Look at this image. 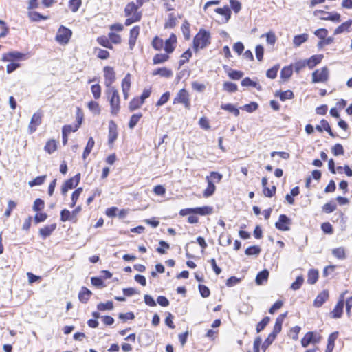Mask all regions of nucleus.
<instances>
[{
    "mask_svg": "<svg viewBox=\"0 0 352 352\" xmlns=\"http://www.w3.org/2000/svg\"><path fill=\"white\" fill-rule=\"evenodd\" d=\"M106 94L107 95L111 106V113L113 116H116L120 109V98L118 90L115 87L107 89Z\"/></svg>",
    "mask_w": 352,
    "mask_h": 352,
    "instance_id": "nucleus-1",
    "label": "nucleus"
},
{
    "mask_svg": "<svg viewBox=\"0 0 352 352\" xmlns=\"http://www.w3.org/2000/svg\"><path fill=\"white\" fill-rule=\"evenodd\" d=\"M210 43V35L205 30H200L193 40V48L197 52L199 49L206 47Z\"/></svg>",
    "mask_w": 352,
    "mask_h": 352,
    "instance_id": "nucleus-2",
    "label": "nucleus"
},
{
    "mask_svg": "<svg viewBox=\"0 0 352 352\" xmlns=\"http://www.w3.org/2000/svg\"><path fill=\"white\" fill-rule=\"evenodd\" d=\"M72 35V32L71 30L63 25H61L58 30L55 39L60 44L65 45L69 42Z\"/></svg>",
    "mask_w": 352,
    "mask_h": 352,
    "instance_id": "nucleus-3",
    "label": "nucleus"
},
{
    "mask_svg": "<svg viewBox=\"0 0 352 352\" xmlns=\"http://www.w3.org/2000/svg\"><path fill=\"white\" fill-rule=\"evenodd\" d=\"M314 16H319L321 20L333 22L340 21V14L338 12H329L322 10H317L314 12Z\"/></svg>",
    "mask_w": 352,
    "mask_h": 352,
    "instance_id": "nucleus-4",
    "label": "nucleus"
},
{
    "mask_svg": "<svg viewBox=\"0 0 352 352\" xmlns=\"http://www.w3.org/2000/svg\"><path fill=\"white\" fill-rule=\"evenodd\" d=\"M322 336L314 331L307 332L301 340V344L303 347L308 346L310 344H317L320 342Z\"/></svg>",
    "mask_w": 352,
    "mask_h": 352,
    "instance_id": "nucleus-5",
    "label": "nucleus"
},
{
    "mask_svg": "<svg viewBox=\"0 0 352 352\" xmlns=\"http://www.w3.org/2000/svg\"><path fill=\"white\" fill-rule=\"evenodd\" d=\"M329 78V69L324 67L320 69H316L312 73L313 82H325Z\"/></svg>",
    "mask_w": 352,
    "mask_h": 352,
    "instance_id": "nucleus-6",
    "label": "nucleus"
},
{
    "mask_svg": "<svg viewBox=\"0 0 352 352\" xmlns=\"http://www.w3.org/2000/svg\"><path fill=\"white\" fill-rule=\"evenodd\" d=\"M104 84L107 89L113 87L111 85L116 80V74L113 69L111 67L107 66L104 67Z\"/></svg>",
    "mask_w": 352,
    "mask_h": 352,
    "instance_id": "nucleus-7",
    "label": "nucleus"
},
{
    "mask_svg": "<svg viewBox=\"0 0 352 352\" xmlns=\"http://www.w3.org/2000/svg\"><path fill=\"white\" fill-rule=\"evenodd\" d=\"M346 292V291L340 294L339 300L331 313L333 318H339L342 316L344 305V295Z\"/></svg>",
    "mask_w": 352,
    "mask_h": 352,
    "instance_id": "nucleus-8",
    "label": "nucleus"
},
{
    "mask_svg": "<svg viewBox=\"0 0 352 352\" xmlns=\"http://www.w3.org/2000/svg\"><path fill=\"white\" fill-rule=\"evenodd\" d=\"M291 224V219L285 214H280L278 221L275 223L276 228L281 231H288L290 230L289 225Z\"/></svg>",
    "mask_w": 352,
    "mask_h": 352,
    "instance_id": "nucleus-9",
    "label": "nucleus"
},
{
    "mask_svg": "<svg viewBox=\"0 0 352 352\" xmlns=\"http://www.w3.org/2000/svg\"><path fill=\"white\" fill-rule=\"evenodd\" d=\"M25 57V54L17 51H13L4 54L2 56V60L6 62H12L14 60H23Z\"/></svg>",
    "mask_w": 352,
    "mask_h": 352,
    "instance_id": "nucleus-10",
    "label": "nucleus"
},
{
    "mask_svg": "<svg viewBox=\"0 0 352 352\" xmlns=\"http://www.w3.org/2000/svg\"><path fill=\"white\" fill-rule=\"evenodd\" d=\"M41 120L42 113L41 112L33 114L28 127L30 133H32L36 130L37 126L41 124Z\"/></svg>",
    "mask_w": 352,
    "mask_h": 352,
    "instance_id": "nucleus-11",
    "label": "nucleus"
},
{
    "mask_svg": "<svg viewBox=\"0 0 352 352\" xmlns=\"http://www.w3.org/2000/svg\"><path fill=\"white\" fill-rule=\"evenodd\" d=\"M177 37L175 34H172L170 37L164 41V50L167 54H171L175 48Z\"/></svg>",
    "mask_w": 352,
    "mask_h": 352,
    "instance_id": "nucleus-12",
    "label": "nucleus"
},
{
    "mask_svg": "<svg viewBox=\"0 0 352 352\" xmlns=\"http://www.w3.org/2000/svg\"><path fill=\"white\" fill-rule=\"evenodd\" d=\"M118 138L117 125L113 121L109 124L108 142L109 144H113Z\"/></svg>",
    "mask_w": 352,
    "mask_h": 352,
    "instance_id": "nucleus-13",
    "label": "nucleus"
},
{
    "mask_svg": "<svg viewBox=\"0 0 352 352\" xmlns=\"http://www.w3.org/2000/svg\"><path fill=\"white\" fill-rule=\"evenodd\" d=\"M140 34V27L136 25L134 26L130 31V36L129 39V45L131 50H133L135 43L136 40L138 37V35Z\"/></svg>",
    "mask_w": 352,
    "mask_h": 352,
    "instance_id": "nucleus-14",
    "label": "nucleus"
},
{
    "mask_svg": "<svg viewBox=\"0 0 352 352\" xmlns=\"http://www.w3.org/2000/svg\"><path fill=\"white\" fill-rule=\"evenodd\" d=\"M140 7L136 3L133 2L129 3L124 9V13L126 16H130L132 15H135L137 13H142L138 11V9Z\"/></svg>",
    "mask_w": 352,
    "mask_h": 352,
    "instance_id": "nucleus-15",
    "label": "nucleus"
},
{
    "mask_svg": "<svg viewBox=\"0 0 352 352\" xmlns=\"http://www.w3.org/2000/svg\"><path fill=\"white\" fill-rule=\"evenodd\" d=\"M56 228V224L53 223L50 226H45L43 228H41L39 230V234L41 236L43 239H46L47 237L50 236L52 233L55 230Z\"/></svg>",
    "mask_w": 352,
    "mask_h": 352,
    "instance_id": "nucleus-16",
    "label": "nucleus"
},
{
    "mask_svg": "<svg viewBox=\"0 0 352 352\" xmlns=\"http://www.w3.org/2000/svg\"><path fill=\"white\" fill-rule=\"evenodd\" d=\"M188 98V92L186 89H182L179 90L176 97L174 98L173 104L183 103L184 102H186V100H187Z\"/></svg>",
    "mask_w": 352,
    "mask_h": 352,
    "instance_id": "nucleus-17",
    "label": "nucleus"
},
{
    "mask_svg": "<svg viewBox=\"0 0 352 352\" xmlns=\"http://www.w3.org/2000/svg\"><path fill=\"white\" fill-rule=\"evenodd\" d=\"M329 297V293L327 291L324 290L320 293L316 298L314 305L315 307H321L323 303L327 300Z\"/></svg>",
    "mask_w": 352,
    "mask_h": 352,
    "instance_id": "nucleus-18",
    "label": "nucleus"
},
{
    "mask_svg": "<svg viewBox=\"0 0 352 352\" xmlns=\"http://www.w3.org/2000/svg\"><path fill=\"white\" fill-rule=\"evenodd\" d=\"M323 58V55H313L309 59L305 60L307 65L310 68H314L316 65L320 63Z\"/></svg>",
    "mask_w": 352,
    "mask_h": 352,
    "instance_id": "nucleus-19",
    "label": "nucleus"
},
{
    "mask_svg": "<svg viewBox=\"0 0 352 352\" xmlns=\"http://www.w3.org/2000/svg\"><path fill=\"white\" fill-rule=\"evenodd\" d=\"M206 180L208 182V186L204 192V196L208 197L214 194L216 186L209 177H206Z\"/></svg>",
    "mask_w": 352,
    "mask_h": 352,
    "instance_id": "nucleus-20",
    "label": "nucleus"
},
{
    "mask_svg": "<svg viewBox=\"0 0 352 352\" xmlns=\"http://www.w3.org/2000/svg\"><path fill=\"white\" fill-rule=\"evenodd\" d=\"M91 294L89 289L86 287H82L78 294V298L82 303H87Z\"/></svg>",
    "mask_w": 352,
    "mask_h": 352,
    "instance_id": "nucleus-21",
    "label": "nucleus"
},
{
    "mask_svg": "<svg viewBox=\"0 0 352 352\" xmlns=\"http://www.w3.org/2000/svg\"><path fill=\"white\" fill-rule=\"evenodd\" d=\"M269 272L267 270H263L258 272L256 277V283L258 285H263L264 282L267 280Z\"/></svg>",
    "mask_w": 352,
    "mask_h": 352,
    "instance_id": "nucleus-22",
    "label": "nucleus"
},
{
    "mask_svg": "<svg viewBox=\"0 0 352 352\" xmlns=\"http://www.w3.org/2000/svg\"><path fill=\"white\" fill-rule=\"evenodd\" d=\"M338 332H333L329 335L328 338V343L325 352H332L334 347V342L338 338Z\"/></svg>",
    "mask_w": 352,
    "mask_h": 352,
    "instance_id": "nucleus-23",
    "label": "nucleus"
},
{
    "mask_svg": "<svg viewBox=\"0 0 352 352\" xmlns=\"http://www.w3.org/2000/svg\"><path fill=\"white\" fill-rule=\"evenodd\" d=\"M309 38L307 34H302L296 35L294 37L293 44L295 47L300 46L303 43L306 42Z\"/></svg>",
    "mask_w": 352,
    "mask_h": 352,
    "instance_id": "nucleus-24",
    "label": "nucleus"
},
{
    "mask_svg": "<svg viewBox=\"0 0 352 352\" xmlns=\"http://www.w3.org/2000/svg\"><path fill=\"white\" fill-rule=\"evenodd\" d=\"M153 75H160L163 77L169 78L173 75V72L170 69L166 67L158 68L153 72Z\"/></svg>",
    "mask_w": 352,
    "mask_h": 352,
    "instance_id": "nucleus-25",
    "label": "nucleus"
},
{
    "mask_svg": "<svg viewBox=\"0 0 352 352\" xmlns=\"http://www.w3.org/2000/svg\"><path fill=\"white\" fill-rule=\"evenodd\" d=\"M80 179V175L77 174L74 177L67 179L64 184L69 189L75 188L79 183Z\"/></svg>",
    "mask_w": 352,
    "mask_h": 352,
    "instance_id": "nucleus-26",
    "label": "nucleus"
},
{
    "mask_svg": "<svg viewBox=\"0 0 352 352\" xmlns=\"http://www.w3.org/2000/svg\"><path fill=\"white\" fill-rule=\"evenodd\" d=\"M352 25V20H349L339 25L334 31V34H339L345 31H349Z\"/></svg>",
    "mask_w": 352,
    "mask_h": 352,
    "instance_id": "nucleus-27",
    "label": "nucleus"
},
{
    "mask_svg": "<svg viewBox=\"0 0 352 352\" xmlns=\"http://www.w3.org/2000/svg\"><path fill=\"white\" fill-rule=\"evenodd\" d=\"M45 151L49 154L53 153L57 149V142L56 140L52 139L47 142Z\"/></svg>",
    "mask_w": 352,
    "mask_h": 352,
    "instance_id": "nucleus-28",
    "label": "nucleus"
},
{
    "mask_svg": "<svg viewBox=\"0 0 352 352\" xmlns=\"http://www.w3.org/2000/svg\"><path fill=\"white\" fill-rule=\"evenodd\" d=\"M318 278V272L316 270L311 269L308 272L307 283L313 285L316 283Z\"/></svg>",
    "mask_w": 352,
    "mask_h": 352,
    "instance_id": "nucleus-29",
    "label": "nucleus"
},
{
    "mask_svg": "<svg viewBox=\"0 0 352 352\" xmlns=\"http://www.w3.org/2000/svg\"><path fill=\"white\" fill-rule=\"evenodd\" d=\"M169 58L168 54H157L153 58V64L157 65L167 61Z\"/></svg>",
    "mask_w": 352,
    "mask_h": 352,
    "instance_id": "nucleus-30",
    "label": "nucleus"
},
{
    "mask_svg": "<svg viewBox=\"0 0 352 352\" xmlns=\"http://www.w3.org/2000/svg\"><path fill=\"white\" fill-rule=\"evenodd\" d=\"M94 144H95L94 140L93 139V138L90 137L88 140L86 147H85L83 154H82L83 160H85L87 158V157L89 155L93 147L94 146Z\"/></svg>",
    "mask_w": 352,
    "mask_h": 352,
    "instance_id": "nucleus-31",
    "label": "nucleus"
},
{
    "mask_svg": "<svg viewBox=\"0 0 352 352\" xmlns=\"http://www.w3.org/2000/svg\"><path fill=\"white\" fill-rule=\"evenodd\" d=\"M212 208L209 206L194 208V214H199L200 215L210 214L212 213Z\"/></svg>",
    "mask_w": 352,
    "mask_h": 352,
    "instance_id": "nucleus-32",
    "label": "nucleus"
},
{
    "mask_svg": "<svg viewBox=\"0 0 352 352\" xmlns=\"http://www.w3.org/2000/svg\"><path fill=\"white\" fill-rule=\"evenodd\" d=\"M292 65L284 67L280 72V78L285 80H288L292 75Z\"/></svg>",
    "mask_w": 352,
    "mask_h": 352,
    "instance_id": "nucleus-33",
    "label": "nucleus"
},
{
    "mask_svg": "<svg viewBox=\"0 0 352 352\" xmlns=\"http://www.w3.org/2000/svg\"><path fill=\"white\" fill-rule=\"evenodd\" d=\"M282 318L278 317L276 320V322L274 326L273 331L270 333L271 336H273L274 338L276 337L277 334L279 333L282 329Z\"/></svg>",
    "mask_w": 352,
    "mask_h": 352,
    "instance_id": "nucleus-34",
    "label": "nucleus"
},
{
    "mask_svg": "<svg viewBox=\"0 0 352 352\" xmlns=\"http://www.w3.org/2000/svg\"><path fill=\"white\" fill-rule=\"evenodd\" d=\"M80 124H81V120H78V124H76L75 126L65 125L63 127L62 133H66V134L69 135L72 132H75L78 130V129L79 128Z\"/></svg>",
    "mask_w": 352,
    "mask_h": 352,
    "instance_id": "nucleus-35",
    "label": "nucleus"
},
{
    "mask_svg": "<svg viewBox=\"0 0 352 352\" xmlns=\"http://www.w3.org/2000/svg\"><path fill=\"white\" fill-rule=\"evenodd\" d=\"M276 96H279L282 101H285L287 99H292L294 96V93L291 90L276 92Z\"/></svg>",
    "mask_w": 352,
    "mask_h": 352,
    "instance_id": "nucleus-36",
    "label": "nucleus"
},
{
    "mask_svg": "<svg viewBox=\"0 0 352 352\" xmlns=\"http://www.w3.org/2000/svg\"><path fill=\"white\" fill-rule=\"evenodd\" d=\"M153 47L158 51L164 48V41L158 36H155L152 41Z\"/></svg>",
    "mask_w": 352,
    "mask_h": 352,
    "instance_id": "nucleus-37",
    "label": "nucleus"
},
{
    "mask_svg": "<svg viewBox=\"0 0 352 352\" xmlns=\"http://www.w3.org/2000/svg\"><path fill=\"white\" fill-rule=\"evenodd\" d=\"M215 12L221 15L224 16L226 21H228L230 18V10L227 6H225L224 8H218L215 9Z\"/></svg>",
    "mask_w": 352,
    "mask_h": 352,
    "instance_id": "nucleus-38",
    "label": "nucleus"
},
{
    "mask_svg": "<svg viewBox=\"0 0 352 352\" xmlns=\"http://www.w3.org/2000/svg\"><path fill=\"white\" fill-rule=\"evenodd\" d=\"M221 108L223 110L232 113L235 116H238L239 115V110L232 104H222Z\"/></svg>",
    "mask_w": 352,
    "mask_h": 352,
    "instance_id": "nucleus-39",
    "label": "nucleus"
},
{
    "mask_svg": "<svg viewBox=\"0 0 352 352\" xmlns=\"http://www.w3.org/2000/svg\"><path fill=\"white\" fill-rule=\"evenodd\" d=\"M142 117V114L141 113L133 114L130 118L129 127L131 129H133Z\"/></svg>",
    "mask_w": 352,
    "mask_h": 352,
    "instance_id": "nucleus-40",
    "label": "nucleus"
},
{
    "mask_svg": "<svg viewBox=\"0 0 352 352\" xmlns=\"http://www.w3.org/2000/svg\"><path fill=\"white\" fill-rule=\"evenodd\" d=\"M144 102L140 98H133L129 103V109L131 111H134L138 108H140Z\"/></svg>",
    "mask_w": 352,
    "mask_h": 352,
    "instance_id": "nucleus-41",
    "label": "nucleus"
},
{
    "mask_svg": "<svg viewBox=\"0 0 352 352\" xmlns=\"http://www.w3.org/2000/svg\"><path fill=\"white\" fill-rule=\"evenodd\" d=\"M332 254L335 257L339 259H344L346 257L345 250L344 248L342 247L333 249Z\"/></svg>",
    "mask_w": 352,
    "mask_h": 352,
    "instance_id": "nucleus-42",
    "label": "nucleus"
},
{
    "mask_svg": "<svg viewBox=\"0 0 352 352\" xmlns=\"http://www.w3.org/2000/svg\"><path fill=\"white\" fill-rule=\"evenodd\" d=\"M241 85L243 87L251 86L257 89L261 88V86L256 82L252 80L249 77H246L242 80Z\"/></svg>",
    "mask_w": 352,
    "mask_h": 352,
    "instance_id": "nucleus-43",
    "label": "nucleus"
},
{
    "mask_svg": "<svg viewBox=\"0 0 352 352\" xmlns=\"http://www.w3.org/2000/svg\"><path fill=\"white\" fill-rule=\"evenodd\" d=\"M177 19L174 14L171 13L168 15V19L164 24L165 28H173L176 25Z\"/></svg>",
    "mask_w": 352,
    "mask_h": 352,
    "instance_id": "nucleus-44",
    "label": "nucleus"
},
{
    "mask_svg": "<svg viewBox=\"0 0 352 352\" xmlns=\"http://www.w3.org/2000/svg\"><path fill=\"white\" fill-rule=\"evenodd\" d=\"M128 18L125 21V25L129 26L135 22L140 21L142 18V13H137L135 15L127 16Z\"/></svg>",
    "mask_w": 352,
    "mask_h": 352,
    "instance_id": "nucleus-45",
    "label": "nucleus"
},
{
    "mask_svg": "<svg viewBox=\"0 0 352 352\" xmlns=\"http://www.w3.org/2000/svg\"><path fill=\"white\" fill-rule=\"evenodd\" d=\"M60 220L63 222L67 221H74V218L70 211L67 209H63L60 212Z\"/></svg>",
    "mask_w": 352,
    "mask_h": 352,
    "instance_id": "nucleus-46",
    "label": "nucleus"
},
{
    "mask_svg": "<svg viewBox=\"0 0 352 352\" xmlns=\"http://www.w3.org/2000/svg\"><path fill=\"white\" fill-rule=\"evenodd\" d=\"M88 108L91 111H92L96 115H98L100 113V107L97 102H89L88 103Z\"/></svg>",
    "mask_w": 352,
    "mask_h": 352,
    "instance_id": "nucleus-47",
    "label": "nucleus"
},
{
    "mask_svg": "<svg viewBox=\"0 0 352 352\" xmlns=\"http://www.w3.org/2000/svg\"><path fill=\"white\" fill-rule=\"evenodd\" d=\"M97 308L99 311L111 310L113 309V304L112 301H107V302H100L98 304Z\"/></svg>",
    "mask_w": 352,
    "mask_h": 352,
    "instance_id": "nucleus-48",
    "label": "nucleus"
},
{
    "mask_svg": "<svg viewBox=\"0 0 352 352\" xmlns=\"http://www.w3.org/2000/svg\"><path fill=\"white\" fill-rule=\"evenodd\" d=\"M261 252V248L257 245H252L248 247L245 251V253L246 255H258Z\"/></svg>",
    "mask_w": 352,
    "mask_h": 352,
    "instance_id": "nucleus-49",
    "label": "nucleus"
},
{
    "mask_svg": "<svg viewBox=\"0 0 352 352\" xmlns=\"http://www.w3.org/2000/svg\"><path fill=\"white\" fill-rule=\"evenodd\" d=\"M97 41L98 42V43L100 45H101L102 46H103L104 47H107L109 49L113 48L111 41H109V39L108 38H107L105 36L98 37L97 38Z\"/></svg>",
    "mask_w": 352,
    "mask_h": 352,
    "instance_id": "nucleus-50",
    "label": "nucleus"
},
{
    "mask_svg": "<svg viewBox=\"0 0 352 352\" xmlns=\"http://www.w3.org/2000/svg\"><path fill=\"white\" fill-rule=\"evenodd\" d=\"M81 4V0H70L69 2V7L73 12H76Z\"/></svg>",
    "mask_w": 352,
    "mask_h": 352,
    "instance_id": "nucleus-51",
    "label": "nucleus"
},
{
    "mask_svg": "<svg viewBox=\"0 0 352 352\" xmlns=\"http://www.w3.org/2000/svg\"><path fill=\"white\" fill-rule=\"evenodd\" d=\"M270 320V317H268V316L264 317L263 318V320L257 324V326H256L257 333H259L261 331H263L265 329V327L267 326V324L269 323Z\"/></svg>",
    "mask_w": 352,
    "mask_h": 352,
    "instance_id": "nucleus-52",
    "label": "nucleus"
},
{
    "mask_svg": "<svg viewBox=\"0 0 352 352\" xmlns=\"http://www.w3.org/2000/svg\"><path fill=\"white\" fill-rule=\"evenodd\" d=\"M91 91L95 99L100 98L101 96V87L100 85H93L91 87Z\"/></svg>",
    "mask_w": 352,
    "mask_h": 352,
    "instance_id": "nucleus-53",
    "label": "nucleus"
},
{
    "mask_svg": "<svg viewBox=\"0 0 352 352\" xmlns=\"http://www.w3.org/2000/svg\"><path fill=\"white\" fill-rule=\"evenodd\" d=\"M279 69V65H275L273 67L269 69L266 72V76L267 78L271 79H274L277 76V72Z\"/></svg>",
    "mask_w": 352,
    "mask_h": 352,
    "instance_id": "nucleus-54",
    "label": "nucleus"
},
{
    "mask_svg": "<svg viewBox=\"0 0 352 352\" xmlns=\"http://www.w3.org/2000/svg\"><path fill=\"white\" fill-rule=\"evenodd\" d=\"M266 36L267 43L270 45H274L276 41V36L273 32H269L265 34H263L261 37Z\"/></svg>",
    "mask_w": 352,
    "mask_h": 352,
    "instance_id": "nucleus-55",
    "label": "nucleus"
},
{
    "mask_svg": "<svg viewBox=\"0 0 352 352\" xmlns=\"http://www.w3.org/2000/svg\"><path fill=\"white\" fill-rule=\"evenodd\" d=\"M304 282V278L302 276L296 278V280L292 284L291 289L293 290H298L300 288Z\"/></svg>",
    "mask_w": 352,
    "mask_h": 352,
    "instance_id": "nucleus-56",
    "label": "nucleus"
},
{
    "mask_svg": "<svg viewBox=\"0 0 352 352\" xmlns=\"http://www.w3.org/2000/svg\"><path fill=\"white\" fill-rule=\"evenodd\" d=\"M182 30L184 36L186 39L190 38V24L187 21H185L182 25Z\"/></svg>",
    "mask_w": 352,
    "mask_h": 352,
    "instance_id": "nucleus-57",
    "label": "nucleus"
},
{
    "mask_svg": "<svg viewBox=\"0 0 352 352\" xmlns=\"http://www.w3.org/2000/svg\"><path fill=\"white\" fill-rule=\"evenodd\" d=\"M170 98V92L166 91L160 97L156 103L157 107H160L166 104Z\"/></svg>",
    "mask_w": 352,
    "mask_h": 352,
    "instance_id": "nucleus-58",
    "label": "nucleus"
},
{
    "mask_svg": "<svg viewBox=\"0 0 352 352\" xmlns=\"http://www.w3.org/2000/svg\"><path fill=\"white\" fill-rule=\"evenodd\" d=\"M131 87V78L130 74H128L122 81V91L128 90L129 91Z\"/></svg>",
    "mask_w": 352,
    "mask_h": 352,
    "instance_id": "nucleus-59",
    "label": "nucleus"
},
{
    "mask_svg": "<svg viewBox=\"0 0 352 352\" xmlns=\"http://www.w3.org/2000/svg\"><path fill=\"white\" fill-rule=\"evenodd\" d=\"M29 16L30 19L34 21H41V19H47V16H43L37 12H30L29 13Z\"/></svg>",
    "mask_w": 352,
    "mask_h": 352,
    "instance_id": "nucleus-60",
    "label": "nucleus"
},
{
    "mask_svg": "<svg viewBox=\"0 0 352 352\" xmlns=\"http://www.w3.org/2000/svg\"><path fill=\"white\" fill-rule=\"evenodd\" d=\"M46 178V175L39 176L34 179L32 181L29 182L30 186L41 185L44 183Z\"/></svg>",
    "mask_w": 352,
    "mask_h": 352,
    "instance_id": "nucleus-61",
    "label": "nucleus"
},
{
    "mask_svg": "<svg viewBox=\"0 0 352 352\" xmlns=\"http://www.w3.org/2000/svg\"><path fill=\"white\" fill-rule=\"evenodd\" d=\"M332 153L334 155L338 156L342 155L344 154V151L343 148V146L340 144H336L333 148H332Z\"/></svg>",
    "mask_w": 352,
    "mask_h": 352,
    "instance_id": "nucleus-62",
    "label": "nucleus"
},
{
    "mask_svg": "<svg viewBox=\"0 0 352 352\" xmlns=\"http://www.w3.org/2000/svg\"><path fill=\"white\" fill-rule=\"evenodd\" d=\"M198 288L203 298H207L210 296V292L207 286L204 285H199Z\"/></svg>",
    "mask_w": 352,
    "mask_h": 352,
    "instance_id": "nucleus-63",
    "label": "nucleus"
},
{
    "mask_svg": "<svg viewBox=\"0 0 352 352\" xmlns=\"http://www.w3.org/2000/svg\"><path fill=\"white\" fill-rule=\"evenodd\" d=\"M223 88L229 92H234L237 90V85L231 82H225L223 83Z\"/></svg>",
    "mask_w": 352,
    "mask_h": 352,
    "instance_id": "nucleus-64",
    "label": "nucleus"
}]
</instances>
